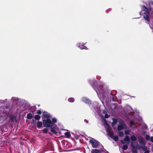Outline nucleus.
I'll return each instance as SVG.
<instances>
[{
  "label": "nucleus",
  "instance_id": "1",
  "mask_svg": "<svg viewBox=\"0 0 153 153\" xmlns=\"http://www.w3.org/2000/svg\"><path fill=\"white\" fill-rule=\"evenodd\" d=\"M141 8L142 11H145L143 13V18L146 23L148 24H149L150 23V21L149 19L150 13L149 9L144 5H142Z\"/></svg>",
  "mask_w": 153,
  "mask_h": 153
},
{
  "label": "nucleus",
  "instance_id": "2",
  "mask_svg": "<svg viewBox=\"0 0 153 153\" xmlns=\"http://www.w3.org/2000/svg\"><path fill=\"white\" fill-rule=\"evenodd\" d=\"M43 125L45 127H51L54 126V124L52 123V121L50 119H47L42 120Z\"/></svg>",
  "mask_w": 153,
  "mask_h": 153
},
{
  "label": "nucleus",
  "instance_id": "3",
  "mask_svg": "<svg viewBox=\"0 0 153 153\" xmlns=\"http://www.w3.org/2000/svg\"><path fill=\"white\" fill-rule=\"evenodd\" d=\"M117 94V91L116 90H113L111 91L110 94L109 96L108 95V98L110 99V100L113 101H115L117 100V97L116 95Z\"/></svg>",
  "mask_w": 153,
  "mask_h": 153
},
{
  "label": "nucleus",
  "instance_id": "4",
  "mask_svg": "<svg viewBox=\"0 0 153 153\" xmlns=\"http://www.w3.org/2000/svg\"><path fill=\"white\" fill-rule=\"evenodd\" d=\"M89 143L92 145V147L93 148H97L99 146L100 142L93 138L90 140Z\"/></svg>",
  "mask_w": 153,
  "mask_h": 153
},
{
  "label": "nucleus",
  "instance_id": "5",
  "mask_svg": "<svg viewBox=\"0 0 153 153\" xmlns=\"http://www.w3.org/2000/svg\"><path fill=\"white\" fill-rule=\"evenodd\" d=\"M120 125H119L117 127V130L118 131H121L124 129H126L127 126L125 123L123 121H121L120 123Z\"/></svg>",
  "mask_w": 153,
  "mask_h": 153
},
{
  "label": "nucleus",
  "instance_id": "6",
  "mask_svg": "<svg viewBox=\"0 0 153 153\" xmlns=\"http://www.w3.org/2000/svg\"><path fill=\"white\" fill-rule=\"evenodd\" d=\"M32 123L35 126H36L39 129L42 126L43 124V122L38 121L37 123L36 120H33Z\"/></svg>",
  "mask_w": 153,
  "mask_h": 153
},
{
  "label": "nucleus",
  "instance_id": "7",
  "mask_svg": "<svg viewBox=\"0 0 153 153\" xmlns=\"http://www.w3.org/2000/svg\"><path fill=\"white\" fill-rule=\"evenodd\" d=\"M138 138L139 143L141 145H145L146 143L144 142V138L141 137H139Z\"/></svg>",
  "mask_w": 153,
  "mask_h": 153
},
{
  "label": "nucleus",
  "instance_id": "8",
  "mask_svg": "<svg viewBox=\"0 0 153 153\" xmlns=\"http://www.w3.org/2000/svg\"><path fill=\"white\" fill-rule=\"evenodd\" d=\"M82 100L83 102L89 105L91 104L92 103L91 101L90 100L85 97L83 98Z\"/></svg>",
  "mask_w": 153,
  "mask_h": 153
},
{
  "label": "nucleus",
  "instance_id": "9",
  "mask_svg": "<svg viewBox=\"0 0 153 153\" xmlns=\"http://www.w3.org/2000/svg\"><path fill=\"white\" fill-rule=\"evenodd\" d=\"M6 113L4 111H0V120H3L6 116Z\"/></svg>",
  "mask_w": 153,
  "mask_h": 153
},
{
  "label": "nucleus",
  "instance_id": "10",
  "mask_svg": "<svg viewBox=\"0 0 153 153\" xmlns=\"http://www.w3.org/2000/svg\"><path fill=\"white\" fill-rule=\"evenodd\" d=\"M43 117L47 119H50L51 118V116L47 112H44L42 114Z\"/></svg>",
  "mask_w": 153,
  "mask_h": 153
},
{
  "label": "nucleus",
  "instance_id": "11",
  "mask_svg": "<svg viewBox=\"0 0 153 153\" xmlns=\"http://www.w3.org/2000/svg\"><path fill=\"white\" fill-rule=\"evenodd\" d=\"M149 9L150 11L153 10V1H152L149 2Z\"/></svg>",
  "mask_w": 153,
  "mask_h": 153
},
{
  "label": "nucleus",
  "instance_id": "12",
  "mask_svg": "<svg viewBox=\"0 0 153 153\" xmlns=\"http://www.w3.org/2000/svg\"><path fill=\"white\" fill-rule=\"evenodd\" d=\"M130 145L132 148V152H134V151H137L136 148L135 147L133 144V142H131Z\"/></svg>",
  "mask_w": 153,
  "mask_h": 153
},
{
  "label": "nucleus",
  "instance_id": "13",
  "mask_svg": "<svg viewBox=\"0 0 153 153\" xmlns=\"http://www.w3.org/2000/svg\"><path fill=\"white\" fill-rule=\"evenodd\" d=\"M107 132L108 133V135L111 138H113L114 137L113 133L109 129L106 130Z\"/></svg>",
  "mask_w": 153,
  "mask_h": 153
},
{
  "label": "nucleus",
  "instance_id": "14",
  "mask_svg": "<svg viewBox=\"0 0 153 153\" xmlns=\"http://www.w3.org/2000/svg\"><path fill=\"white\" fill-rule=\"evenodd\" d=\"M91 153H101L100 151L97 149H93L91 150Z\"/></svg>",
  "mask_w": 153,
  "mask_h": 153
},
{
  "label": "nucleus",
  "instance_id": "15",
  "mask_svg": "<svg viewBox=\"0 0 153 153\" xmlns=\"http://www.w3.org/2000/svg\"><path fill=\"white\" fill-rule=\"evenodd\" d=\"M16 119V117L14 115H11L10 117V119L12 122H13Z\"/></svg>",
  "mask_w": 153,
  "mask_h": 153
},
{
  "label": "nucleus",
  "instance_id": "16",
  "mask_svg": "<svg viewBox=\"0 0 153 153\" xmlns=\"http://www.w3.org/2000/svg\"><path fill=\"white\" fill-rule=\"evenodd\" d=\"M124 140L127 142V143L129 144L130 142V138L128 136H126L124 139Z\"/></svg>",
  "mask_w": 153,
  "mask_h": 153
},
{
  "label": "nucleus",
  "instance_id": "17",
  "mask_svg": "<svg viewBox=\"0 0 153 153\" xmlns=\"http://www.w3.org/2000/svg\"><path fill=\"white\" fill-rule=\"evenodd\" d=\"M51 132H53L54 134H56L57 132L55 131V129L53 127H51Z\"/></svg>",
  "mask_w": 153,
  "mask_h": 153
},
{
  "label": "nucleus",
  "instance_id": "18",
  "mask_svg": "<svg viewBox=\"0 0 153 153\" xmlns=\"http://www.w3.org/2000/svg\"><path fill=\"white\" fill-rule=\"evenodd\" d=\"M131 140L133 141H135L137 140L136 137L134 135L130 137Z\"/></svg>",
  "mask_w": 153,
  "mask_h": 153
},
{
  "label": "nucleus",
  "instance_id": "19",
  "mask_svg": "<svg viewBox=\"0 0 153 153\" xmlns=\"http://www.w3.org/2000/svg\"><path fill=\"white\" fill-rule=\"evenodd\" d=\"M27 118L28 119H31L33 117V115L29 113L27 115Z\"/></svg>",
  "mask_w": 153,
  "mask_h": 153
},
{
  "label": "nucleus",
  "instance_id": "20",
  "mask_svg": "<svg viewBox=\"0 0 153 153\" xmlns=\"http://www.w3.org/2000/svg\"><path fill=\"white\" fill-rule=\"evenodd\" d=\"M117 122V120L115 118L113 119V122L112 123V126L115 125Z\"/></svg>",
  "mask_w": 153,
  "mask_h": 153
},
{
  "label": "nucleus",
  "instance_id": "21",
  "mask_svg": "<svg viewBox=\"0 0 153 153\" xmlns=\"http://www.w3.org/2000/svg\"><path fill=\"white\" fill-rule=\"evenodd\" d=\"M79 47L81 49H88L87 47L85 46L84 45H82L81 46H79Z\"/></svg>",
  "mask_w": 153,
  "mask_h": 153
},
{
  "label": "nucleus",
  "instance_id": "22",
  "mask_svg": "<svg viewBox=\"0 0 153 153\" xmlns=\"http://www.w3.org/2000/svg\"><path fill=\"white\" fill-rule=\"evenodd\" d=\"M65 134L67 138H69L71 137V134L69 132H66L65 133Z\"/></svg>",
  "mask_w": 153,
  "mask_h": 153
},
{
  "label": "nucleus",
  "instance_id": "23",
  "mask_svg": "<svg viewBox=\"0 0 153 153\" xmlns=\"http://www.w3.org/2000/svg\"><path fill=\"white\" fill-rule=\"evenodd\" d=\"M34 118L35 119V120H39L41 118V117L38 115H36L35 116Z\"/></svg>",
  "mask_w": 153,
  "mask_h": 153
},
{
  "label": "nucleus",
  "instance_id": "24",
  "mask_svg": "<svg viewBox=\"0 0 153 153\" xmlns=\"http://www.w3.org/2000/svg\"><path fill=\"white\" fill-rule=\"evenodd\" d=\"M141 148L143 149V150L144 151H146L147 150V147L146 146H145V145H142V146L141 147Z\"/></svg>",
  "mask_w": 153,
  "mask_h": 153
},
{
  "label": "nucleus",
  "instance_id": "25",
  "mask_svg": "<svg viewBox=\"0 0 153 153\" xmlns=\"http://www.w3.org/2000/svg\"><path fill=\"white\" fill-rule=\"evenodd\" d=\"M68 100L69 102H74V99L73 97H71L68 99Z\"/></svg>",
  "mask_w": 153,
  "mask_h": 153
},
{
  "label": "nucleus",
  "instance_id": "26",
  "mask_svg": "<svg viewBox=\"0 0 153 153\" xmlns=\"http://www.w3.org/2000/svg\"><path fill=\"white\" fill-rule=\"evenodd\" d=\"M123 149L124 150H126L128 148L127 145H124L122 147Z\"/></svg>",
  "mask_w": 153,
  "mask_h": 153
},
{
  "label": "nucleus",
  "instance_id": "27",
  "mask_svg": "<svg viewBox=\"0 0 153 153\" xmlns=\"http://www.w3.org/2000/svg\"><path fill=\"white\" fill-rule=\"evenodd\" d=\"M113 138L114 140L115 141H118L119 140L118 137L117 135L114 136Z\"/></svg>",
  "mask_w": 153,
  "mask_h": 153
},
{
  "label": "nucleus",
  "instance_id": "28",
  "mask_svg": "<svg viewBox=\"0 0 153 153\" xmlns=\"http://www.w3.org/2000/svg\"><path fill=\"white\" fill-rule=\"evenodd\" d=\"M57 120L56 118H53L52 119V123H53V124L56 123L57 122Z\"/></svg>",
  "mask_w": 153,
  "mask_h": 153
},
{
  "label": "nucleus",
  "instance_id": "29",
  "mask_svg": "<svg viewBox=\"0 0 153 153\" xmlns=\"http://www.w3.org/2000/svg\"><path fill=\"white\" fill-rule=\"evenodd\" d=\"M48 129L47 128H45L43 130V133L45 134H47L48 132Z\"/></svg>",
  "mask_w": 153,
  "mask_h": 153
},
{
  "label": "nucleus",
  "instance_id": "30",
  "mask_svg": "<svg viewBox=\"0 0 153 153\" xmlns=\"http://www.w3.org/2000/svg\"><path fill=\"white\" fill-rule=\"evenodd\" d=\"M124 135L122 131H120L119 133V135L120 137H122Z\"/></svg>",
  "mask_w": 153,
  "mask_h": 153
},
{
  "label": "nucleus",
  "instance_id": "31",
  "mask_svg": "<svg viewBox=\"0 0 153 153\" xmlns=\"http://www.w3.org/2000/svg\"><path fill=\"white\" fill-rule=\"evenodd\" d=\"M146 139V140H149L150 139V137L149 135H146L145 137Z\"/></svg>",
  "mask_w": 153,
  "mask_h": 153
},
{
  "label": "nucleus",
  "instance_id": "32",
  "mask_svg": "<svg viewBox=\"0 0 153 153\" xmlns=\"http://www.w3.org/2000/svg\"><path fill=\"white\" fill-rule=\"evenodd\" d=\"M110 115H108V114H106L105 115V118L108 119L110 117Z\"/></svg>",
  "mask_w": 153,
  "mask_h": 153
},
{
  "label": "nucleus",
  "instance_id": "33",
  "mask_svg": "<svg viewBox=\"0 0 153 153\" xmlns=\"http://www.w3.org/2000/svg\"><path fill=\"white\" fill-rule=\"evenodd\" d=\"M130 124L131 126H133L134 124V122L132 121H131L130 122Z\"/></svg>",
  "mask_w": 153,
  "mask_h": 153
},
{
  "label": "nucleus",
  "instance_id": "34",
  "mask_svg": "<svg viewBox=\"0 0 153 153\" xmlns=\"http://www.w3.org/2000/svg\"><path fill=\"white\" fill-rule=\"evenodd\" d=\"M36 113L38 114H42V112L40 110H39L37 111Z\"/></svg>",
  "mask_w": 153,
  "mask_h": 153
},
{
  "label": "nucleus",
  "instance_id": "35",
  "mask_svg": "<svg viewBox=\"0 0 153 153\" xmlns=\"http://www.w3.org/2000/svg\"><path fill=\"white\" fill-rule=\"evenodd\" d=\"M125 134L127 135H128L129 134V131L127 130H126L125 131Z\"/></svg>",
  "mask_w": 153,
  "mask_h": 153
},
{
  "label": "nucleus",
  "instance_id": "36",
  "mask_svg": "<svg viewBox=\"0 0 153 153\" xmlns=\"http://www.w3.org/2000/svg\"><path fill=\"white\" fill-rule=\"evenodd\" d=\"M141 146H140L139 145H137V148L139 149H140L141 148Z\"/></svg>",
  "mask_w": 153,
  "mask_h": 153
},
{
  "label": "nucleus",
  "instance_id": "37",
  "mask_svg": "<svg viewBox=\"0 0 153 153\" xmlns=\"http://www.w3.org/2000/svg\"><path fill=\"white\" fill-rule=\"evenodd\" d=\"M149 12L150 13H151V15L152 16V17L153 18V10H152V11H149Z\"/></svg>",
  "mask_w": 153,
  "mask_h": 153
},
{
  "label": "nucleus",
  "instance_id": "38",
  "mask_svg": "<svg viewBox=\"0 0 153 153\" xmlns=\"http://www.w3.org/2000/svg\"><path fill=\"white\" fill-rule=\"evenodd\" d=\"M120 142L122 144H123L125 143L124 142V141L123 140H121Z\"/></svg>",
  "mask_w": 153,
  "mask_h": 153
},
{
  "label": "nucleus",
  "instance_id": "39",
  "mask_svg": "<svg viewBox=\"0 0 153 153\" xmlns=\"http://www.w3.org/2000/svg\"><path fill=\"white\" fill-rule=\"evenodd\" d=\"M150 141H151L152 142H153V137H152L150 138Z\"/></svg>",
  "mask_w": 153,
  "mask_h": 153
},
{
  "label": "nucleus",
  "instance_id": "40",
  "mask_svg": "<svg viewBox=\"0 0 153 153\" xmlns=\"http://www.w3.org/2000/svg\"><path fill=\"white\" fill-rule=\"evenodd\" d=\"M144 153H149V150H147L145 151Z\"/></svg>",
  "mask_w": 153,
  "mask_h": 153
},
{
  "label": "nucleus",
  "instance_id": "41",
  "mask_svg": "<svg viewBox=\"0 0 153 153\" xmlns=\"http://www.w3.org/2000/svg\"><path fill=\"white\" fill-rule=\"evenodd\" d=\"M104 122H105V123H106L107 124V125H108V126H109V125H108V123H107V120H106L105 119H104Z\"/></svg>",
  "mask_w": 153,
  "mask_h": 153
},
{
  "label": "nucleus",
  "instance_id": "42",
  "mask_svg": "<svg viewBox=\"0 0 153 153\" xmlns=\"http://www.w3.org/2000/svg\"><path fill=\"white\" fill-rule=\"evenodd\" d=\"M133 153H137V151H134V152H132Z\"/></svg>",
  "mask_w": 153,
  "mask_h": 153
},
{
  "label": "nucleus",
  "instance_id": "43",
  "mask_svg": "<svg viewBox=\"0 0 153 153\" xmlns=\"http://www.w3.org/2000/svg\"><path fill=\"white\" fill-rule=\"evenodd\" d=\"M85 120V122L86 123H88V122L87 121V120L86 119L85 120Z\"/></svg>",
  "mask_w": 153,
  "mask_h": 153
},
{
  "label": "nucleus",
  "instance_id": "44",
  "mask_svg": "<svg viewBox=\"0 0 153 153\" xmlns=\"http://www.w3.org/2000/svg\"><path fill=\"white\" fill-rule=\"evenodd\" d=\"M5 107L6 108H7L8 107L7 106H6Z\"/></svg>",
  "mask_w": 153,
  "mask_h": 153
},
{
  "label": "nucleus",
  "instance_id": "45",
  "mask_svg": "<svg viewBox=\"0 0 153 153\" xmlns=\"http://www.w3.org/2000/svg\"><path fill=\"white\" fill-rule=\"evenodd\" d=\"M40 106V105H38V106Z\"/></svg>",
  "mask_w": 153,
  "mask_h": 153
},
{
  "label": "nucleus",
  "instance_id": "46",
  "mask_svg": "<svg viewBox=\"0 0 153 153\" xmlns=\"http://www.w3.org/2000/svg\"><path fill=\"white\" fill-rule=\"evenodd\" d=\"M152 32H153V31H152Z\"/></svg>",
  "mask_w": 153,
  "mask_h": 153
}]
</instances>
